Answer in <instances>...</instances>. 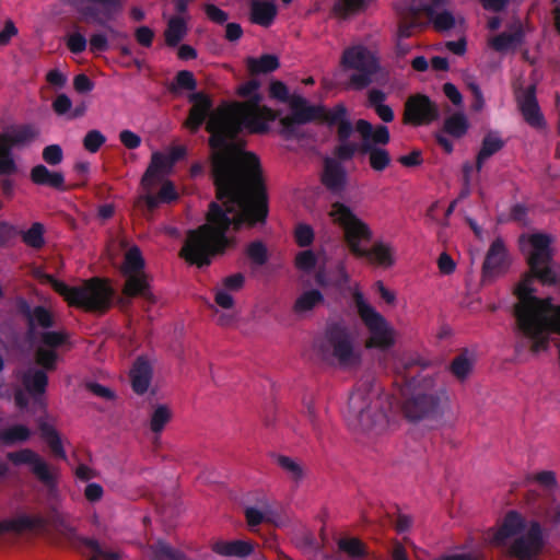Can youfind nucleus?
<instances>
[{"label": "nucleus", "mask_w": 560, "mask_h": 560, "mask_svg": "<svg viewBox=\"0 0 560 560\" xmlns=\"http://www.w3.org/2000/svg\"><path fill=\"white\" fill-rule=\"evenodd\" d=\"M259 92L246 102L235 103L229 110L211 116L206 130L210 133L211 176L215 187V201H211L206 222L187 233L179 256L189 265L207 267L215 256L224 255L236 246L238 232L266 223L269 206L259 159L245 151L246 142L240 135L265 133L268 125L260 113L273 119V110L260 107Z\"/></svg>", "instance_id": "obj_1"}, {"label": "nucleus", "mask_w": 560, "mask_h": 560, "mask_svg": "<svg viewBox=\"0 0 560 560\" xmlns=\"http://www.w3.org/2000/svg\"><path fill=\"white\" fill-rule=\"evenodd\" d=\"M532 277L515 287L517 303L514 316L518 330L532 341L530 352L538 354L549 349V334H560V306L553 311L549 299L536 296Z\"/></svg>", "instance_id": "obj_2"}, {"label": "nucleus", "mask_w": 560, "mask_h": 560, "mask_svg": "<svg viewBox=\"0 0 560 560\" xmlns=\"http://www.w3.org/2000/svg\"><path fill=\"white\" fill-rule=\"evenodd\" d=\"M314 350L323 362L343 370L359 366L362 360L354 336L343 323L327 325L323 337L315 341Z\"/></svg>", "instance_id": "obj_3"}, {"label": "nucleus", "mask_w": 560, "mask_h": 560, "mask_svg": "<svg viewBox=\"0 0 560 560\" xmlns=\"http://www.w3.org/2000/svg\"><path fill=\"white\" fill-rule=\"evenodd\" d=\"M345 418L352 430L363 432H377L387 422L382 398L368 383L350 394Z\"/></svg>", "instance_id": "obj_4"}, {"label": "nucleus", "mask_w": 560, "mask_h": 560, "mask_svg": "<svg viewBox=\"0 0 560 560\" xmlns=\"http://www.w3.org/2000/svg\"><path fill=\"white\" fill-rule=\"evenodd\" d=\"M48 280L55 292L62 296L70 306L86 312L104 313L109 310L115 298V291L108 281L97 277L86 280L82 285L74 287L51 276L48 277Z\"/></svg>", "instance_id": "obj_5"}, {"label": "nucleus", "mask_w": 560, "mask_h": 560, "mask_svg": "<svg viewBox=\"0 0 560 560\" xmlns=\"http://www.w3.org/2000/svg\"><path fill=\"white\" fill-rule=\"evenodd\" d=\"M413 388L415 393L404 402L406 417L411 421L440 418L448 400L446 389L436 386L431 376L423 377L422 384Z\"/></svg>", "instance_id": "obj_6"}, {"label": "nucleus", "mask_w": 560, "mask_h": 560, "mask_svg": "<svg viewBox=\"0 0 560 560\" xmlns=\"http://www.w3.org/2000/svg\"><path fill=\"white\" fill-rule=\"evenodd\" d=\"M145 261L141 250L137 246L129 248L125 255L121 266V275L126 281L122 288L124 298L118 299L121 307H128L130 300L137 296L142 298L148 304L156 303V298L151 291L149 277L144 272Z\"/></svg>", "instance_id": "obj_7"}, {"label": "nucleus", "mask_w": 560, "mask_h": 560, "mask_svg": "<svg viewBox=\"0 0 560 560\" xmlns=\"http://www.w3.org/2000/svg\"><path fill=\"white\" fill-rule=\"evenodd\" d=\"M551 243L552 237L546 233H533L520 237L521 250L526 255L527 264L533 273L525 276L520 282L527 277H532L533 280L537 278L544 284L556 283V275L550 267L553 256Z\"/></svg>", "instance_id": "obj_8"}, {"label": "nucleus", "mask_w": 560, "mask_h": 560, "mask_svg": "<svg viewBox=\"0 0 560 560\" xmlns=\"http://www.w3.org/2000/svg\"><path fill=\"white\" fill-rule=\"evenodd\" d=\"M353 302L362 323L370 334L365 341V347L380 350H387L393 347L395 343L394 330L385 317L371 306L359 291L353 293Z\"/></svg>", "instance_id": "obj_9"}, {"label": "nucleus", "mask_w": 560, "mask_h": 560, "mask_svg": "<svg viewBox=\"0 0 560 560\" xmlns=\"http://www.w3.org/2000/svg\"><path fill=\"white\" fill-rule=\"evenodd\" d=\"M329 214L334 222L342 230L345 241L351 254L354 256L364 254L362 244L369 243L372 240V231L369 225L359 219L350 207L339 201L331 205Z\"/></svg>", "instance_id": "obj_10"}, {"label": "nucleus", "mask_w": 560, "mask_h": 560, "mask_svg": "<svg viewBox=\"0 0 560 560\" xmlns=\"http://www.w3.org/2000/svg\"><path fill=\"white\" fill-rule=\"evenodd\" d=\"M341 63L345 68L358 71L350 75V85L355 90L369 86L378 70L377 60L362 46L347 48L342 54Z\"/></svg>", "instance_id": "obj_11"}, {"label": "nucleus", "mask_w": 560, "mask_h": 560, "mask_svg": "<svg viewBox=\"0 0 560 560\" xmlns=\"http://www.w3.org/2000/svg\"><path fill=\"white\" fill-rule=\"evenodd\" d=\"M440 118V108L428 95L415 94L405 104L404 122L427 126Z\"/></svg>", "instance_id": "obj_12"}, {"label": "nucleus", "mask_w": 560, "mask_h": 560, "mask_svg": "<svg viewBox=\"0 0 560 560\" xmlns=\"http://www.w3.org/2000/svg\"><path fill=\"white\" fill-rule=\"evenodd\" d=\"M14 306L16 313L25 319L28 334H35L38 328L50 329L55 326L52 313L43 305L32 307L24 296H16Z\"/></svg>", "instance_id": "obj_13"}, {"label": "nucleus", "mask_w": 560, "mask_h": 560, "mask_svg": "<svg viewBox=\"0 0 560 560\" xmlns=\"http://www.w3.org/2000/svg\"><path fill=\"white\" fill-rule=\"evenodd\" d=\"M510 266L508 252L501 238L494 240L483 260L481 271V282L483 284L492 282L494 279L504 275Z\"/></svg>", "instance_id": "obj_14"}, {"label": "nucleus", "mask_w": 560, "mask_h": 560, "mask_svg": "<svg viewBox=\"0 0 560 560\" xmlns=\"http://www.w3.org/2000/svg\"><path fill=\"white\" fill-rule=\"evenodd\" d=\"M7 458L15 466L30 465L32 472L46 486L55 485V478L47 463L33 450L23 448L18 452H10Z\"/></svg>", "instance_id": "obj_15"}, {"label": "nucleus", "mask_w": 560, "mask_h": 560, "mask_svg": "<svg viewBox=\"0 0 560 560\" xmlns=\"http://www.w3.org/2000/svg\"><path fill=\"white\" fill-rule=\"evenodd\" d=\"M542 548V532L538 522H533L526 534L514 540L510 553L520 560H532Z\"/></svg>", "instance_id": "obj_16"}, {"label": "nucleus", "mask_w": 560, "mask_h": 560, "mask_svg": "<svg viewBox=\"0 0 560 560\" xmlns=\"http://www.w3.org/2000/svg\"><path fill=\"white\" fill-rule=\"evenodd\" d=\"M188 101L192 104L189 109L185 126L190 132L196 133L209 117L213 103L212 100L203 92H195L188 96Z\"/></svg>", "instance_id": "obj_17"}, {"label": "nucleus", "mask_w": 560, "mask_h": 560, "mask_svg": "<svg viewBox=\"0 0 560 560\" xmlns=\"http://www.w3.org/2000/svg\"><path fill=\"white\" fill-rule=\"evenodd\" d=\"M430 361L417 353L402 355L396 364V372L408 387H416L422 384L418 376L429 368Z\"/></svg>", "instance_id": "obj_18"}, {"label": "nucleus", "mask_w": 560, "mask_h": 560, "mask_svg": "<svg viewBox=\"0 0 560 560\" xmlns=\"http://www.w3.org/2000/svg\"><path fill=\"white\" fill-rule=\"evenodd\" d=\"M290 109L291 114L285 116L287 122L306 125L319 119L324 112V105H311L305 97L293 94Z\"/></svg>", "instance_id": "obj_19"}, {"label": "nucleus", "mask_w": 560, "mask_h": 560, "mask_svg": "<svg viewBox=\"0 0 560 560\" xmlns=\"http://www.w3.org/2000/svg\"><path fill=\"white\" fill-rule=\"evenodd\" d=\"M166 154L154 152L151 156L150 164L141 178V185L144 190L151 191L160 184L167 172L172 168Z\"/></svg>", "instance_id": "obj_20"}, {"label": "nucleus", "mask_w": 560, "mask_h": 560, "mask_svg": "<svg viewBox=\"0 0 560 560\" xmlns=\"http://www.w3.org/2000/svg\"><path fill=\"white\" fill-rule=\"evenodd\" d=\"M347 174L340 162L326 158L322 174L323 185L331 192L339 194L345 189Z\"/></svg>", "instance_id": "obj_21"}, {"label": "nucleus", "mask_w": 560, "mask_h": 560, "mask_svg": "<svg viewBox=\"0 0 560 560\" xmlns=\"http://www.w3.org/2000/svg\"><path fill=\"white\" fill-rule=\"evenodd\" d=\"M73 547L88 560H120L121 556L116 551H106L94 538L78 536L74 538Z\"/></svg>", "instance_id": "obj_22"}, {"label": "nucleus", "mask_w": 560, "mask_h": 560, "mask_svg": "<svg viewBox=\"0 0 560 560\" xmlns=\"http://www.w3.org/2000/svg\"><path fill=\"white\" fill-rule=\"evenodd\" d=\"M355 130L362 138L361 143L370 145H385L390 140V133L385 125H377L375 128L365 119H358L355 122Z\"/></svg>", "instance_id": "obj_23"}, {"label": "nucleus", "mask_w": 560, "mask_h": 560, "mask_svg": "<svg viewBox=\"0 0 560 560\" xmlns=\"http://www.w3.org/2000/svg\"><path fill=\"white\" fill-rule=\"evenodd\" d=\"M525 528L522 515L516 511H510L503 518L501 526L494 533L492 541L497 546H503L506 539L517 535Z\"/></svg>", "instance_id": "obj_24"}, {"label": "nucleus", "mask_w": 560, "mask_h": 560, "mask_svg": "<svg viewBox=\"0 0 560 560\" xmlns=\"http://www.w3.org/2000/svg\"><path fill=\"white\" fill-rule=\"evenodd\" d=\"M46 525L42 516L21 514L15 518L0 521V535L7 533L22 534L25 530L44 528Z\"/></svg>", "instance_id": "obj_25"}, {"label": "nucleus", "mask_w": 560, "mask_h": 560, "mask_svg": "<svg viewBox=\"0 0 560 560\" xmlns=\"http://www.w3.org/2000/svg\"><path fill=\"white\" fill-rule=\"evenodd\" d=\"M22 385L26 393L38 401L46 393L48 376L44 370L31 368L22 375Z\"/></svg>", "instance_id": "obj_26"}, {"label": "nucleus", "mask_w": 560, "mask_h": 560, "mask_svg": "<svg viewBox=\"0 0 560 560\" xmlns=\"http://www.w3.org/2000/svg\"><path fill=\"white\" fill-rule=\"evenodd\" d=\"M518 104L524 119L534 127H539L544 122L542 115L540 114L537 103L535 86H529L520 96Z\"/></svg>", "instance_id": "obj_27"}, {"label": "nucleus", "mask_w": 560, "mask_h": 560, "mask_svg": "<svg viewBox=\"0 0 560 560\" xmlns=\"http://www.w3.org/2000/svg\"><path fill=\"white\" fill-rule=\"evenodd\" d=\"M518 104L524 119L534 127H539L544 122L542 115L540 114L537 103L535 86H529L520 96Z\"/></svg>", "instance_id": "obj_28"}, {"label": "nucleus", "mask_w": 560, "mask_h": 560, "mask_svg": "<svg viewBox=\"0 0 560 560\" xmlns=\"http://www.w3.org/2000/svg\"><path fill=\"white\" fill-rule=\"evenodd\" d=\"M131 386L136 394L143 395L147 393L152 378V368L150 362L139 357L130 372Z\"/></svg>", "instance_id": "obj_29"}, {"label": "nucleus", "mask_w": 560, "mask_h": 560, "mask_svg": "<svg viewBox=\"0 0 560 560\" xmlns=\"http://www.w3.org/2000/svg\"><path fill=\"white\" fill-rule=\"evenodd\" d=\"M31 180L40 186H47L56 190L65 191V176L60 172H51L45 165L38 164L31 170Z\"/></svg>", "instance_id": "obj_30"}, {"label": "nucleus", "mask_w": 560, "mask_h": 560, "mask_svg": "<svg viewBox=\"0 0 560 560\" xmlns=\"http://www.w3.org/2000/svg\"><path fill=\"white\" fill-rule=\"evenodd\" d=\"M277 5L269 0H254L250 4V21L264 27L272 24L277 15Z\"/></svg>", "instance_id": "obj_31"}, {"label": "nucleus", "mask_w": 560, "mask_h": 560, "mask_svg": "<svg viewBox=\"0 0 560 560\" xmlns=\"http://www.w3.org/2000/svg\"><path fill=\"white\" fill-rule=\"evenodd\" d=\"M212 550L223 557L246 558L253 552L254 546L250 541L246 540H220L213 544Z\"/></svg>", "instance_id": "obj_32"}, {"label": "nucleus", "mask_w": 560, "mask_h": 560, "mask_svg": "<svg viewBox=\"0 0 560 560\" xmlns=\"http://www.w3.org/2000/svg\"><path fill=\"white\" fill-rule=\"evenodd\" d=\"M475 364L472 353L468 349H463L450 364L451 374L460 383L465 382L471 374Z\"/></svg>", "instance_id": "obj_33"}, {"label": "nucleus", "mask_w": 560, "mask_h": 560, "mask_svg": "<svg viewBox=\"0 0 560 560\" xmlns=\"http://www.w3.org/2000/svg\"><path fill=\"white\" fill-rule=\"evenodd\" d=\"M270 458L283 470L293 483L300 485L304 479L305 469L296 459L277 453H270Z\"/></svg>", "instance_id": "obj_34"}, {"label": "nucleus", "mask_w": 560, "mask_h": 560, "mask_svg": "<svg viewBox=\"0 0 560 560\" xmlns=\"http://www.w3.org/2000/svg\"><path fill=\"white\" fill-rule=\"evenodd\" d=\"M362 255H358V258H365L372 264L380 265L382 267H390L394 265L393 249L389 245L383 242H376L371 248H363Z\"/></svg>", "instance_id": "obj_35"}, {"label": "nucleus", "mask_w": 560, "mask_h": 560, "mask_svg": "<svg viewBox=\"0 0 560 560\" xmlns=\"http://www.w3.org/2000/svg\"><path fill=\"white\" fill-rule=\"evenodd\" d=\"M324 301V294L318 289H311L304 291L296 298L292 310L295 315L304 316L318 305L323 304Z\"/></svg>", "instance_id": "obj_36"}, {"label": "nucleus", "mask_w": 560, "mask_h": 560, "mask_svg": "<svg viewBox=\"0 0 560 560\" xmlns=\"http://www.w3.org/2000/svg\"><path fill=\"white\" fill-rule=\"evenodd\" d=\"M524 40V32L521 26L516 27L512 33H500L490 40V46L498 52H505L510 49L517 48Z\"/></svg>", "instance_id": "obj_37"}, {"label": "nucleus", "mask_w": 560, "mask_h": 560, "mask_svg": "<svg viewBox=\"0 0 560 560\" xmlns=\"http://www.w3.org/2000/svg\"><path fill=\"white\" fill-rule=\"evenodd\" d=\"M360 153L369 155L370 166L375 172H383L390 164L388 151L381 147L370 145L366 142L360 143Z\"/></svg>", "instance_id": "obj_38"}, {"label": "nucleus", "mask_w": 560, "mask_h": 560, "mask_svg": "<svg viewBox=\"0 0 560 560\" xmlns=\"http://www.w3.org/2000/svg\"><path fill=\"white\" fill-rule=\"evenodd\" d=\"M504 147V141L494 133L483 137L481 148L476 158V170L481 171L483 163Z\"/></svg>", "instance_id": "obj_39"}, {"label": "nucleus", "mask_w": 560, "mask_h": 560, "mask_svg": "<svg viewBox=\"0 0 560 560\" xmlns=\"http://www.w3.org/2000/svg\"><path fill=\"white\" fill-rule=\"evenodd\" d=\"M38 429L42 439L48 444L52 454L60 459H66L67 455L62 445L61 438L57 430L45 421L39 422Z\"/></svg>", "instance_id": "obj_40"}, {"label": "nucleus", "mask_w": 560, "mask_h": 560, "mask_svg": "<svg viewBox=\"0 0 560 560\" xmlns=\"http://www.w3.org/2000/svg\"><path fill=\"white\" fill-rule=\"evenodd\" d=\"M280 67L279 59L276 55L265 54L259 58H247V69L250 74L270 73Z\"/></svg>", "instance_id": "obj_41"}, {"label": "nucleus", "mask_w": 560, "mask_h": 560, "mask_svg": "<svg viewBox=\"0 0 560 560\" xmlns=\"http://www.w3.org/2000/svg\"><path fill=\"white\" fill-rule=\"evenodd\" d=\"M197 80L189 70H180L176 73L174 81L166 84V90L173 95H178L182 90L195 91Z\"/></svg>", "instance_id": "obj_42"}, {"label": "nucleus", "mask_w": 560, "mask_h": 560, "mask_svg": "<svg viewBox=\"0 0 560 560\" xmlns=\"http://www.w3.org/2000/svg\"><path fill=\"white\" fill-rule=\"evenodd\" d=\"M187 33L186 22L179 18H172L164 32L165 43L170 47H176Z\"/></svg>", "instance_id": "obj_43"}, {"label": "nucleus", "mask_w": 560, "mask_h": 560, "mask_svg": "<svg viewBox=\"0 0 560 560\" xmlns=\"http://www.w3.org/2000/svg\"><path fill=\"white\" fill-rule=\"evenodd\" d=\"M37 137V131L31 125H21L5 132V138L15 148L31 143Z\"/></svg>", "instance_id": "obj_44"}, {"label": "nucleus", "mask_w": 560, "mask_h": 560, "mask_svg": "<svg viewBox=\"0 0 560 560\" xmlns=\"http://www.w3.org/2000/svg\"><path fill=\"white\" fill-rule=\"evenodd\" d=\"M30 436L31 430L24 424H14L0 431V442L4 445L25 442Z\"/></svg>", "instance_id": "obj_45"}, {"label": "nucleus", "mask_w": 560, "mask_h": 560, "mask_svg": "<svg viewBox=\"0 0 560 560\" xmlns=\"http://www.w3.org/2000/svg\"><path fill=\"white\" fill-rule=\"evenodd\" d=\"M468 120L463 113H454L444 120L443 130L454 138H462L468 130Z\"/></svg>", "instance_id": "obj_46"}, {"label": "nucleus", "mask_w": 560, "mask_h": 560, "mask_svg": "<svg viewBox=\"0 0 560 560\" xmlns=\"http://www.w3.org/2000/svg\"><path fill=\"white\" fill-rule=\"evenodd\" d=\"M172 419V411L166 405H158L150 417V430L160 434Z\"/></svg>", "instance_id": "obj_47"}, {"label": "nucleus", "mask_w": 560, "mask_h": 560, "mask_svg": "<svg viewBox=\"0 0 560 560\" xmlns=\"http://www.w3.org/2000/svg\"><path fill=\"white\" fill-rule=\"evenodd\" d=\"M423 10L425 11L430 20L433 22V25L438 31L443 32L454 27L455 19L450 11H443L438 13L432 8V5H424Z\"/></svg>", "instance_id": "obj_48"}, {"label": "nucleus", "mask_w": 560, "mask_h": 560, "mask_svg": "<svg viewBox=\"0 0 560 560\" xmlns=\"http://www.w3.org/2000/svg\"><path fill=\"white\" fill-rule=\"evenodd\" d=\"M158 560H188L187 556L163 540H159L153 547Z\"/></svg>", "instance_id": "obj_49"}, {"label": "nucleus", "mask_w": 560, "mask_h": 560, "mask_svg": "<svg viewBox=\"0 0 560 560\" xmlns=\"http://www.w3.org/2000/svg\"><path fill=\"white\" fill-rule=\"evenodd\" d=\"M347 117V107L342 103H338L331 109H327L324 106V112L318 120L326 124L328 127H334L338 126Z\"/></svg>", "instance_id": "obj_50"}, {"label": "nucleus", "mask_w": 560, "mask_h": 560, "mask_svg": "<svg viewBox=\"0 0 560 560\" xmlns=\"http://www.w3.org/2000/svg\"><path fill=\"white\" fill-rule=\"evenodd\" d=\"M36 363L42 366L40 370L54 371L57 368L58 354L52 349H47L44 347H38L35 352Z\"/></svg>", "instance_id": "obj_51"}, {"label": "nucleus", "mask_w": 560, "mask_h": 560, "mask_svg": "<svg viewBox=\"0 0 560 560\" xmlns=\"http://www.w3.org/2000/svg\"><path fill=\"white\" fill-rule=\"evenodd\" d=\"M246 255L257 266H264L269 258L268 249L261 241L250 242L246 247Z\"/></svg>", "instance_id": "obj_52"}, {"label": "nucleus", "mask_w": 560, "mask_h": 560, "mask_svg": "<svg viewBox=\"0 0 560 560\" xmlns=\"http://www.w3.org/2000/svg\"><path fill=\"white\" fill-rule=\"evenodd\" d=\"M341 551L353 558H363L366 556L365 545L358 538H341L338 541Z\"/></svg>", "instance_id": "obj_53"}, {"label": "nucleus", "mask_w": 560, "mask_h": 560, "mask_svg": "<svg viewBox=\"0 0 560 560\" xmlns=\"http://www.w3.org/2000/svg\"><path fill=\"white\" fill-rule=\"evenodd\" d=\"M23 242L36 249L43 247L45 243L43 224L39 222L33 223L32 226L23 234Z\"/></svg>", "instance_id": "obj_54"}, {"label": "nucleus", "mask_w": 560, "mask_h": 560, "mask_svg": "<svg viewBox=\"0 0 560 560\" xmlns=\"http://www.w3.org/2000/svg\"><path fill=\"white\" fill-rule=\"evenodd\" d=\"M369 0H337L334 4L336 14L346 18L351 13L358 12L365 8Z\"/></svg>", "instance_id": "obj_55"}, {"label": "nucleus", "mask_w": 560, "mask_h": 560, "mask_svg": "<svg viewBox=\"0 0 560 560\" xmlns=\"http://www.w3.org/2000/svg\"><path fill=\"white\" fill-rule=\"evenodd\" d=\"M269 97L280 103H287L290 106L293 95L290 94L285 83L279 80H273L269 85Z\"/></svg>", "instance_id": "obj_56"}, {"label": "nucleus", "mask_w": 560, "mask_h": 560, "mask_svg": "<svg viewBox=\"0 0 560 560\" xmlns=\"http://www.w3.org/2000/svg\"><path fill=\"white\" fill-rule=\"evenodd\" d=\"M106 142V137L96 129L90 130L83 138V147L90 153H96Z\"/></svg>", "instance_id": "obj_57"}, {"label": "nucleus", "mask_w": 560, "mask_h": 560, "mask_svg": "<svg viewBox=\"0 0 560 560\" xmlns=\"http://www.w3.org/2000/svg\"><path fill=\"white\" fill-rule=\"evenodd\" d=\"M40 342L49 348V349H56L67 342L68 335L62 331H44L40 334Z\"/></svg>", "instance_id": "obj_58"}, {"label": "nucleus", "mask_w": 560, "mask_h": 560, "mask_svg": "<svg viewBox=\"0 0 560 560\" xmlns=\"http://www.w3.org/2000/svg\"><path fill=\"white\" fill-rule=\"evenodd\" d=\"M294 238L300 247L310 246L314 241V231L312 226L305 223L298 224L294 231Z\"/></svg>", "instance_id": "obj_59"}, {"label": "nucleus", "mask_w": 560, "mask_h": 560, "mask_svg": "<svg viewBox=\"0 0 560 560\" xmlns=\"http://www.w3.org/2000/svg\"><path fill=\"white\" fill-rule=\"evenodd\" d=\"M547 521L555 527L560 526V492H553L551 501L546 510Z\"/></svg>", "instance_id": "obj_60"}, {"label": "nucleus", "mask_w": 560, "mask_h": 560, "mask_svg": "<svg viewBox=\"0 0 560 560\" xmlns=\"http://www.w3.org/2000/svg\"><path fill=\"white\" fill-rule=\"evenodd\" d=\"M317 262V258L313 250L306 249L303 252H300L295 257V266L298 269L302 271H311L315 268Z\"/></svg>", "instance_id": "obj_61"}, {"label": "nucleus", "mask_w": 560, "mask_h": 560, "mask_svg": "<svg viewBox=\"0 0 560 560\" xmlns=\"http://www.w3.org/2000/svg\"><path fill=\"white\" fill-rule=\"evenodd\" d=\"M421 22L419 21L417 13L412 12L410 16L406 19V21L399 24L398 36L399 38H409L412 36L415 30L421 27Z\"/></svg>", "instance_id": "obj_62"}, {"label": "nucleus", "mask_w": 560, "mask_h": 560, "mask_svg": "<svg viewBox=\"0 0 560 560\" xmlns=\"http://www.w3.org/2000/svg\"><path fill=\"white\" fill-rule=\"evenodd\" d=\"M357 152H360V144L349 142V141L340 142V144L337 145L335 149V155L340 161L352 160V158L354 156V154Z\"/></svg>", "instance_id": "obj_63"}, {"label": "nucleus", "mask_w": 560, "mask_h": 560, "mask_svg": "<svg viewBox=\"0 0 560 560\" xmlns=\"http://www.w3.org/2000/svg\"><path fill=\"white\" fill-rule=\"evenodd\" d=\"M43 159L49 165H58L62 162L63 152L59 144H49L43 150Z\"/></svg>", "instance_id": "obj_64"}]
</instances>
